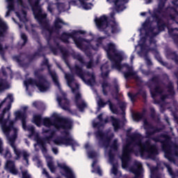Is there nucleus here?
<instances>
[{
	"label": "nucleus",
	"instance_id": "a878e982",
	"mask_svg": "<svg viewBox=\"0 0 178 178\" xmlns=\"http://www.w3.org/2000/svg\"><path fill=\"white\" fill-rule=\"evenodd\" d=\"M58 167L60 168V169L64 170L65 177L66 178H76V176H74V173L73 172V170L70 169L68 166L66 165V164H62V163H58Z\"/></svg>",
	"mask_w": 178,
	"mask_h": 178
},
{
	"label": "nucleus",
	"instance_id": "c756f323",
	"mask_svg": "<svg viewBox=\"0 0 178 178\" xmlns=\"http://www.w3.org/2000/svg\"><path fill=\"white\" fill-rule=\"evenodd\" d=\"M111 123L114 129V131L115 132L119 131V130L122 129V126L120 125V123H121L120 119L111 117Z\"/></svg>",
	"mask_w": 178,
	"mask_h": 178
},
{
	"label": "nucleus",
	"instance_id": "c85d7f7f",
	"mask_svg": "<svg viewBox=\"0 0 178 178\" xmlns=\"http://www.w3.org/2000/svg\"><path fill=\"white\" fill-rule=\"evenodd\" d=\"M72 40L79 49H81V51L84 49L83 47V42H87V40L81 37L77 38V35H74V38H72Z\"/></svg>",
	"mask_w": 178,
	"mask_h": 178
},
{
	"label": "nucleus",
	"instance_id": "f8f14e48",
	"mask_svg": "<svg viewBox=\"0 0 178 178\" xmlns=\"http://www.w3.org/2000/svg\"><path fill=\"white\" fill-rule=\"evenodd\" d=\"M42 56L44 59L40 63V67H44V66L47 67L49 74L51 76L55 86H57L58 88H60V83H59V81L58 80V74L55 71L51 70L49 60H48V58H47V57H45V54H43Z\"/></svg>",
	"mask_w": 178,
	"mask_h": 178
},
{
	"label": "nucleus",
	"instance_id": "37998d69",
	"mask_svg": "<svg viewBox=\"0 0 178 178\" xmlns=\"http://www.w3.org/2000/svg\"><path fill=\"white\" fill-rule=\"evenodd\" d=\"M143 30H145V31H147V30H148V28L150 26H152V22H151V19L149 18V17H148L145 22L143 24Z\"/></svg>",
	"mask_w": 178,
	"mask_h": 178
},
{
	"label": "nucleus",
	"instance_id": "4468645a",
	"mask_svg": "<svg viewBox=\"0 0 178 178\" xmlns=\"http://www.w3.org/2000/svg\"><path fill=\"white\" fill-rule=\"evenodd\" d=\"M15 115L16 119H19V120H21L24 130L31 131V134L35 133L34 127H27V114H26V112L16 111Z\"/></svg>",
	"mask_w": 178,
	"mask_h": 178
},
{
	"label": "nucleus",
	"instance_id": "6e6d98bb",
	"mask_svg": "<svg viewBox=\"0 0 178 178\" xmlns=\"http://www.w3.org/2000/svg\"><path fill=\"white\" fill-rule=\"evenodd\" d=\"M106 38V36H102V37H99L96 39V45L97 47H101V45H103V42H104V40H105Z\"/></svg>",
	"mask_w": 178,
	"mask_h": 178
},
{
	"label": "nucleus",
	"instance_id": "5fc2aeb1",
	"mask_svg": "<svg viewBox=\"0 0 178 178\" xmlns=\"http://www.w3.org/2000/svg\"><path fill=\"white\" fill-rule=\"evenodd\" d=\"M170 56H171L172 60H174L177 65H178V55H177V53H176V51H171L170 53Z\"/></svg>",
	"mask_w": 178,
	"mask_h": 178
},
{
	"label": "nucleus",
	"instance_id": "de8ad7c7",
	"mask_svg": "<svg viewBox=\"0 0 178 178\" xmlns=\"http://www.w3.org/2000/svg\"><path fill=\"white\" fill-rule=\"evenodd\" d=\"M41 54L39 52H35L33 54H30L26 56V59H28L29 62L31 63L37 56H40Z\"/></svg>",
	"mask_w": 178,
	"mask_h": 178
},
{
	"label": "nucleus",
	"instance_id": "4c0bfd02",
	"mask_svg": "<svg viewBox=\"0 0 178 178\" xmlns=\"http://www.w3.org/2000/svg\"><path fill=\"white\" fill-rule=\"evenodd\" d=\"M21 56H14L13 57V60H15L17 63L21 67H26V66L29 65V64L25 63L23 60L20 59Z\"/></svg>",
	"mask_w": 178,
	"mask_h": 178
},
{
	"label": "nucleus",
	"instance_id": "f257e3e1",
	"mask_svg": "<svg viewBox=\"0 0 178 178\" xmlns=\"http://www.w3.org/2000/svg\"><path fill=\"white\" fill-rule=\"evenodd\" d=\"M143 135L138 132H134L129 136V143L123 146L122 154L120 157L122 169L129 168V162L131 161V154H135L136 156L138 152L140 156H144L145 152H148L149 156L158 154V149L155 146H151L148 149V146L143 143Z\"/></svg>",
	"mask_w": 178,
	"mask_h": 178
},
{
	"label": "nucleus",
	"instance_id": "a211bd4d",
	"mask_svg": "<svg viewBox=\"0 0 178 178\" xmlns=\"http://www.w3.org/2000/svg\"><path fill=\"white\" fill-rule=\"evenodd\" d=\"M108 3H114L116 12H123L126 9V3H129V0H106Z\"/></svg>",
	"mask_w": 178,
	"mask_h": 178
},
{
	"label": "nucleus",
	"instance_id": "2f4dec72",
	"mask_svg": "<svg viewBox=\"0 0 178 178\" xmlns=\"http://www.w3.org/2000/svg\"><path fill=\"white\" fill-rule=\"evenodd\" d=\"M42 122L43 123V126H44L45 127H51V126H54L56 129L58 119H56V120H55L54 122H52V120H51V118H44Z\"/></svg>",
	"mask_w": 178,
	"mask_h": 178
},
{
	"label": "nucleus",
	"instance_id": "7ed1b4c3",
	"mask_svg": "<svg viewBox=\"0 0 178 178\" xmlns=\"http://www.w3.org/2000/svg\"><path fill=\"white\" fill-rule=\"evenodd\" d=\"M73 120L70 118H57V124H56V130H60L62 129L64 131L62 132V134H65L63 136H60L53 141L56 145H65V147H72L73 151H76L74 147L77 145V142L72 138L70 136V132L69 130H72L73 129L74 124Z\"/></svg>",
	"mask_w": 178,
	"mask_h": 178
},
{
	"label": "nucleus",
	"instance_id": "774afa93",
	"mask_svg": "<svg viewBox=\"0 0 178 178\" xmlns=\"http://www.w3.org/2000/svg\"><path fill=\"white\" fill-rule=\"evenodd\" d=\"M22 178H31V175L29 174L27 170L22 171Z\"/></svg>",
	"mask_w": 178,
	"mask_h": 178
},
{
	"label": "nucleus",
	"instance_id": "bf43d9fd",
	"mask_svg": "<svg viewBox=\"0 0 178 178\" xmlns=\"http://www.w3.org/2000/svg\"><path fill=\"white\" fill-rule=\"evenodd\" d=\"M21 38L24 41L22 44V47H24V45H26L29 41V38H27V35H26V33H22Z\"/></svg>",
	"mask_w": 178,
	"mask_h": 178
},
{
	"label": "nucleus",
	"instance_id": "680f3d73",
	"mask_svg": "<svg viewBox=\"0 0 178 178\" xmlns=\"http://www.w3.org/2000/svg\"><path fill=\"white\" fill-rule=\"evenodd\" d=\"M97 105H98L99 109H101V108H105V106H106V103L104 102V99H102V98H99L97 102Z\"/></svg>",
	"mask_w": 178,
	"mask_h": 178
},
{
	"label": "nucleus",
	"instance_id": "8fccbe9b",
	"mask_svg": "<svg viewBox=\"0 0 178 178\" xmlns=\"http://www.w3.org/2000/svg\"><path fill=\"white\" fill-rule=\"evenodd\" d=\"M54 137H55L54 133L51 132V135L45 136L42 139L46 144H51V141H52V139L54 138Z\"/></svg>",
	"mask_w": 178,
	"mask_h": 178
},
{
	"label": "nucleus",
	"instance_id": "69168bd1",
	"mask_svg": "<svg viewBox=\"0 0 178 178\" xmlns=\"http://www.w3.org/2000/svg\"><path fill=\"white\" fill-rule=\"evenodd\" d=\"M4 158L6 159H10V158H12V153L10 152V150L8 148L6 149V152L4 154Z\"/></svg>",
	"mask_w": 178,
	"mask_h": 178
},
{
	"label": "nucleus",
	"instance_id": "5701e85b",
	"mask_svg": "<svg viewBox=\"0 0 178 178\" xmlns=\"http://www.w3.org/2000/svg\"><path fill=\"white\" fill-rule=\"evenodd\" d=\"M81 99V93L77 92L75 94V104L76 108L80 111V112H83L84 109L87 108V104L82 100V102L80 104V100Z\"/></svg>",
	"mask_w": 178,
	"mask_h": 178
},
{
	"label": "nucleus",
	"instance_id": "393cba45",
	"mask_svg": "<svg viewBox=\"0 0 178 178\" xmlns=\"http://www.w3.org/2000/svg\"><path fill=\"white\" fill-rule=\"evenodd\" d=\"M83 65L80 67V65L75 64L74 67L71 68L72 72H73L79 79L81 80H86V76L84 74V71L83 70Z\"/></svg>",
	"mask_w": 178,
	"mask_h": 178
},
{
	"label": "nucleus",
	"instance_id": "f704fd0d",
	"mask_svg": "<svg viewBox=\"0 0 178 178\" xmlns=\"http://www.w3.org/2000/svg\"><path fill=\"white\" fill-rule=\"evenodd\" d=\"M95 165H97V160H94L92 163V168H94L93 170H92V173H97L99 176H102V170H101V167L99 165H97L95 167Z\"/></svg>",
	"mask_w": 178,
	"mask_h": 178
},
{
	"label": "nucleus",
	"instance_id": "a19ab883",
	"mask_svg": "<svg viewBox=\"0 0 178 178\" xmlns=\"http://www.w3.org/2000/svg\"><path fill=\"white\" fill-rule=\"evenodd\" d=\"M118 105L122 111L121 115H122V116H126V107L127 106V104L124 102L118 101Z\"/></svg>",
	"mask_w": 178,
	"mask_h": 178
},
{
	"label": "nucleus",
	"instance_id": "e433bc0d",
	"mask_svg": "<svg viewBox=\"0 0 178 178\" xmlns=\"http://www.w3.org/2000/svg\"><path fill=\"white\" fill-rule=\"evenodd\" d=\"M42 116L40 114L33 115V122L38 126V127H40L41 126V123H42Z\"/></svg>",
	"mask_w": 178,
	"mask_h": 178
},
{
	"label": "nucleus",
	"instance_id": "cd10ccee",
	"mask_svg": "<svg viewBox=\"0 0 178 178\" xmlns=\"http://www.w3.org/2000/svg\"><path fill=\"white\" fill-rule=\"evenodd\" d=\"M149 91L151 97L153 98V99H155L156 97L161 95V94L163 93V89H162L159 85L156 86L153 89L150 88Z\"/></svg>",
	"mask_w": 178,
	"mask_h": 178
},
{
	"label": "nucleus",
	"instance_id": "6e6552de",
	"mask_svg": "<svg viewBox=\"0 0 178 178\" xmlns=\"http://www.w3.org/2000/svg\"><path fill=\"white\" fill-rule=\"evenodd\" d=\"M63 26H67V24L60 18H56L54 21V26L51 27L49 26V22H44V24L41 26L42 28V34L45 33V32L50 34H54V33H59L62 29Z\"/></svg>",
	"mask_w": 178,
	"mask_h": 178
},
{
	"label": "nucleus",
	"instance_id": "423d86ee",
	"mask_svg": "<svg viewBox=\"0 0 178 178\" xmlns=\"http://www.w3.org/2000/svg\"><path fill=\"white\" fill-rule=\"evenodd\" d=\"M93 127L99 129L95 132V136L97 140H98L99 145L100 147H105V148H108V147H109V144H111V138L108 136V134L104 133V131L99 129V127H102V124L101 122H94Z\"/></svg>",
	"mask_w": 178,
	"mask_h": 178
},
{
	"label": "nucleus",
	"instance_id": "c9c22d12",
	"mask_svg": "<svg viewBox=\"0 0 178 178\" xmlns=\"http://www.w3.org/2000/svg\"><path fill=\"white\" fill-rule=\"evenodd\" d=\"M166 88H168V92L171 95V97H175L176 95V92L175 91V86H173V82L170 81Z\"/></svg>",
	"mask_w": 178,
	"mask_h": 178
},
{
	"label": "nucleus",
	"instance_id": "39448f33",
	"mask_svg": "<svg viewBox=\"0 0 178 178\" xmlns=\"http://www.w3.org/2000/svg\"><path fill=\"white\" fill-rule=\"evenodd\" d=\"M44 70H45V67H40L38 70H35L34 76L38 80L33 78L27 79L24 81L26 87H29V86L33 87L35 86L40 92H47L49 90L51 85L48 80H47V78L40 73V72H44Z\"/></svg>",
	"mask_w": 178,
	"mask_h": 178
},
{
	"label": "nucleus",
	"instance_id": "ea45409f",
	"mask_svg": "<svg viewBox=\"0 0 178 178\" xmlns=\"http://www.w3.org/2000/svg\"><path fill=\"white\" fill-rule=\"evenodd\" d=\"M9 88V84L6 81V80L3 79H0V92H3L5 90H8Z\"/></svg>",
	"mask_w": 178,
	"mask_h": 178
},
{
	"label": "nucleus",
	"instance_id": "13d9d810",
	"mask_svg": "<svg viewBox=\"0 0 178 178\" xmlns=\"http://www.w3.org/2000/svg\"><path fill=\"white\" fill-rule=\"evenodd\" d=\"M163 165L167 168L169 175H170V176H173L175 173L173 172V170L172 169V167H170V165L168 163H164Z\"/></svg>",
	"mask_w": 178,
	"mask_h": 178
},
{
	"label": "nucleus",
	"instance_id": "603ef678",
	"mask_svg": "<svg viewBox=\"0 0 178 178\" xmlns=\"http://www.w3.org/2000/svg\"><path fill=\"white\" fill-rule=\"evenodd\" d=\"M47 166L51 173H55L56 168H55V165H54V162H52V161H47Z\"/></svg>",
	"mask_w": 178,
	"mask_h": 178
},
{
	"label": "nucleus",
	"instance_id": "c03bdc74",
	"mask_svg": "<svg viewBox=\"0 0 178 178\" xmlns=\"http://www.w3.org/2000/svg\"><path fill=\"white\" fill-rule=\"evenodd\" d=\"M132 118L136 120V122H140V120H143V119H144L143 114H141L140 112L134 113L132 115Z\"/></svg>",
	"mask_w": 178,
	"mask_h": 178
},
{
	"label": "nucleus",
	"instance_id": "2eb2a0df",
	"mask_svg": "<svg viewBox=\"0 0 178 178\" xmlns=\"http://www.w3.org/2000/svg\"><path fill=\"white\" fill-rule=\"evenodd\" d=\"M58 105L64 111H67L70 113H73V111L70 109V101L67 99V95L65 92H62V97H57Z\"/></svg>",
	"mask_w": 178,
	"mask_h": 178
},
{
	"label": "nucleus",
	"instance_id": "dca6fc26",
	"mask_svg": "<svg viewBox=\"0 0 178 178\" xmlns=\"http://www.w3.org/2000/svg\"><path fill=\"white\" fill-rule=\"evenodd\" d=\"M86 31L83 30H73L71 33L67 32H63L60 35V40L65 44H69V39L70 38H74V35H79V34L84 35L86 34Z\"/></svg>",
	"mask_w": 178,
	"mask_h": 178
},
{
	"label": "nucleus",
	"instance_id": "3c124183",
	"mask_svg": "<svg viewBox=\"0 0 178 178\" xmlns=\"http://www.w3.org/2000/svg\"><path fill=\"white\" fill-rule=\"evenodd\" d=\"M8 2V9L9 12L15 10V0L10 1L7 0Z\"/></svg>",
	"mask_w": 178,
	"mask_h": 178
},
{
	"label": "nucleus",
	"instance_id": "aec40b11",
	"mask_svg": "<svg viewBox=\"0 0 178 178\" xmlns=\"http://www.w3.org/2000/svg\"><path fill=\"white\" fill-rule=\"evenodd\" d=\"M138 95H141L142 98L144 100V102H147V91L143 89H139L138 92L135 94H133L130 92H128V97L129 98H130L132 104H134V102H136V99L138 98Z\"/></svg>",
	"mask_w": 178,
	"mask_h": 178
},
{
	"label": "nucleus",
	"instance_id": "f03ea898",
	"mask_svg": "<svg viewBox=\"0 0 178 178\" xmlns=\"http://www.w3.org/2000/svg\"><path fill=\"white\" fill-rule=\"evenodd\" d=\"M143 127L145 130L146 138H150L154 143H161L162 150L165 153V157L170 162H175V158L173 157V154H172V138L170 136L166 134H161L157 136L151 138V136H154L156 133H161L162 128L154 126L147 122V120H145L143 122Z\"/></svg>",
	"mask_w": 178,
	"mask_h": 178
},
{
	"label": "nucleus",
	"instance_id": "6ab92c4d",
	"mask_svg": "<svg viewBox=\"0 0 178 178\" xmlns=\"http://www.w3.org/2000/svg\"><path fill=\"white\" fill-rule=\"evenodd\" d=\"M130 172L135 175L133 178H143V164L140 162L135 161L134 165L131 167Z\"/></svg>",
	"mask_w": 178,
	"mask_h": 178
},
{
	"label": "nucleus",
	"instance_id": "ddd939ff",
	"mask_svg": "<svg viewBox=\"0 0 178 178\" xmlns=\"http://www.w3.org/2000/svg\"><path fill=\"white\" fill-rule=\"evenodd\" d=\"M95 24L100 31H104V34L111 36V34L108 33V31L105 29L109 26V22H108V17L106 15H102L100 17H96L95 19Z\"/></svg>",
	"mask_w": 178,
	"mask_h": 178
},
{
	"label": "nucleus",
	"instance_id": "58836bf2",
	"mask_svg": "<svg viewBox=\"0 0 178 178\" xmlns=\"http://www.w3.org/2000/svg\"><path fill=\"white\" fill-rule=\"evenodd\" d=\"M154 30H155V29L154 27H152V25H150L147 28V31H145V35H148L149 33H152V37H156V35H158V34H159L161 33V31H159V29H158L157 32H154Z\"/></svg>",
	"mask_w": 178,
	"mask_h": 178
},
{
	"label": "nucleus",
	"instance_id": "4d7b16f0",
	"mask_svg": "<svg viewBox=\"0 0 178 178\" xmlns=\"http://www.w3.org/2000/svg\"><path fill=\"white\" fill-rule=\"evenodd\" d=\"M42 34L44 35L48 45H49V42H51V40H52V33L44 32V33Z\"/></svg>",
	"mask_w": 178,
	"mask_h": 178
},
{
	"label": "nucleus",
	"instance_id": "9d476101",
	"mask_svg": "<svg viewBox=\"0 0 178 178\" xmlns=\"http://www.w3.org/2000/svg\"><path fill=\"white\" fill-rule=\"evenodd\" d=\"M10 108H12V104L9 103L0 114V124L3 126V131L8 134H9L12 130L8 126H6V123H8L9 119H10V112H9Z\"/></svg>",
	"mask_w": 178,
	"mask_h": 178
},
{
	"label": "nucleus",
	"instance_id": "79ce46f5",
	"mask_svg": "<svg viewBox=\"0 0 178 178\" xmlns=\"http://www.w3.org/2000/svg\"><path fill=\"white\" fill-rule=\"evenodd\" d=\"M111 88V83H108L106 81H104L102 83V92L104 95L106 97L108 95V90H106V88Z\"/></svg>",
	"mask_w": 178,
	"mask_h": 178
},
{
	"label": "nucleus",
	"instance_id": "0e129e2a",
	"mask_svg": "<svg viewBox=\"0 0 178 178\" xmlns=\"http://www.w3.org/2000/svg\"><path fill=\"white\" fill-rule=\"evenodd\" d=\"M100 70H101V72L110 71L109 70V64H108V62L102 65V66L100 67Z\"/></svg>",
	"mask_w": 178,
	"mask_h": 178
},
{
	"label": "nucleus",
	"instance_id": "a18cd8bd",
	"mask_svg": "<svg viewBox=\"0 0 178 178\" xmlns=\"http://www.w3.org/2000/svg\"><path fill=\"white\" fill-rule=\"evenodd\" d=\"M111 33L112 34H116L118 33H120V26H119V24H111Z\"/></svg>",
	"mask_w": 178,
	"mask_h": 178
},
{
	"label": "nucleus",
	"instance_id": "7c9ffc66",
	"mask_svg": "<svg viewBox=\"0 0 178 178\" xmlns=\"http://www.w3.org/2000/svg\"><path fill=\"white\" fill-rule=\"evenodd\" d=\"M58 48L60 54H62L63 60L67 65V58H69V55H70L68 50L66 49V47H63L62 46H60L59 44H58Z\"/></svg>",
	"mask_w": 178,
	"mask_h": 178
},
{
	"label": "nucleus",
	"instance_id": "052dcab7",
	"mask_svg": "<svg viewBox=\"0 0 178 178\" xmlns=\"http://www.w3.org/2000/svg\"><path fill=\"white\" fill-rule=\"evenodd\" d=\"M36 42L40 45V47L38 48V51L40 54V52H42V50L44 49V47H42V44H41V40L40 39V37H37Z\"/></svg>",
	"mask_w": 178,
	"mask_h": 178
},
{
	"label": "nucleus",
	"instance_id": "0eeeda50",
	"mask_svg": "<svg viewBox=\"0 0 178 178\" xmlns=\"http://www.w3.org/2000/svg\"><path fill=\"white\" fill-rule=\"evenodd\" d=\"M31 6L35 19H36L41 27L43 26L45 23H48V21L45 20V19H47V14H42V8H41V6H40V0H35Z\"/></svg>",
	"mask_w": 178,
	"mask_h": 178
},
{
	"label": "nucleus",
	"instance_id": "49530a36",
	"mask_svg": "<svg viewBox=\"0 0 178 178\" xmlns=\"http://www.w3.org/2000/svg\"><path fill=\"white\" fill-rule=\"evenodd\" d=\"M123 74H124V79H126V80H129V79H130V77H131L132 76H134L136 73L134 72V71H133V69H132V70H128L127 72H124Z\"/></svg>",
	"mask_w": 178,
	"mask_h": 178
},
{
	"label": "nucleus",
	"instance_id": "bb28decb",
	"mask_svg": "<svg viewBox=\"0 0 178 178\" xmlns=\"http://www.w3.org/2000/svg\"><path fill=\"white\" fill-rule=\"evenodd\" d=\"M6 170H8L10 173H12V175H16L19 173V171L17 170V169H16L15 161H7V163L6 164Z\"/></svg>",
	"mask_w": 178,
	"mask_h": 178
},
{
	"label": "nucleus",
	"instance_id": "e2e57ef3",
	"mask_svg": "<svg viewBox=\"0 0 178 178\" xmlns=\"http://www.w3.org/2000/svg\"><path fill=\"white\" fill-rule=\"evenodd\" d=\"M87 83L89 86H94L95 84V76L92 74L91 77L87 80Z\"/></svg>",
	"mask_w": 178,
	"mask_h": 178
},
{
	"label": "nucleus",
	"instance_id": "864d4df0",
	"mask_svg": "<svg viewBox=\"0 0 178 178\" xmlns=\"http://www.w3.org/2000/svg\"><path fill=\"white\" fill-rule=\"evenodd\" d=\"M10 99V102H13V95H8L7 97L5 98L1 103H0V109L2 108V106H3V104L6 102V99Z\"/></svg>",
	"mask_w": 178,
	"mask_h": 178
},
{
	"label": "nucleus",
	"instance_id": "473e14b6",
	"mask_svg": "<svg viewBox=\"0 0 178 178\" xmlns=\"http://www.w3.org/2000/svg\"><path fill=\"white\" fill-rule=\"evenodd\" d=\"M7 30L8 26L2 21V19L0 18V38L5 37V33H6Z\"/></svg>",
	"mask_w": 178,
	"mask_h": 178
},
{
	"label": "nucleus",
	"instance_id": "4be33fe9",
	"mask_svg": "<svg viewBox=\"0 0 178 178\" xmlns=\"http://www.w3.org/2000/svg\"><path fill=\"white\" fill-rule=\"evenodd\" d=\"M73 58L79 60L82 66H86L88 69H92V67H94V60L92 58H90L88 62H85L84 58L80 54H74Z\"/></svg>",
	"mask_w": 178,
	"mask_h": 178
},
{
	"label": "nucleus",
	"instance_id": "f3484780",
	"mask_svg": "<svg viewBox=\"0 0 178 178\" xmlns=\"http://www.w3.org/2000/svg\"><path fill=\"white\" fill-rule=\"evenodd\" d=\"M65 79L67 81V86L70 87V88H71L73 94H75L76 91H77V90H79V84L75 83L76 88L73 87L72 84L74 83V81H76L74 75L73 74H70V73H65Z\"/></svg>",
	"mask_w": 178,
	"mask_h": 178
},
{
	"label": "nucleus",
	"instance_id": "338daca9",
	"mask_svg": "<svg viewBox=\"0 0 178 178\" xmlns=\"http://www.w3.org/2000/svg\"><path fill=\"white\" fill-rule=\"evenodd\" d=\"M158 170V168L152 167L150 169L151 177L150 178H155V172Z\"/></svg>",
	"mask_w": 178,
	"mask_h": 178
},
{
	"label": "nucleus",
	"instance_id": "1a4fd4ad",
	"mask_svg": "<svg viewBox=\"0 0 178 178\" xmlns=\"http://www.w3.org/2000/svg\"><path fill=\"white\" fill-rule=\"evenodd\" d=\"M103 49L106 52L107 58L112 63L115 62L116 59L122 60V54L118 52L116 45L113 42H109L106 45H103Z\"/></svg>",
	"mask_w": 178,
	"mask_h": 178
},
{
	"label": "nucleus",
	"instance_id": "72a5a7b5",
	"mask_svg": "<svg viewBox=\"0 0 178 178\" xmlns=\"http://www.w3.org/2000/svg\"><path fill=\"white\" fill-rule=\"evenodd\" d=\"M106 105H109L110 110L111 111L112 113H114L115 115H118L119 113V110L118 108H116V106L111 102V100H108L107 102H104Z\"/></svg>",
	"mask_w": 178,
	"mask_h": 178
},
{
	"label": "nucleus",
	"instance_id": "9b49d317",
	"mask_svg": "<svg viewBox=\"0 0 178 178\" xmlns=\"http://www.w3.org/2000/svg\"><path fill=\"white\" fill-rule=\"evenodd\" d=\"M15 141H16V139H13L12 138H10L9 142H10V145L13 148L14 151V154L16 155V160L19 161L20 158H22V155L23 156L24 161H26L27 165H29V156H30V154L27 153L26 151H22L16 147V145H15Z\"/></svg>",
	"mask_w": 178,
	"mask_h": 178
},
{
	"label": "nucleus",
	"instance_id": "b1692460",
	"mask_svg": "<svg viewBox=\"0 0 178 178\" xmlns=\"http://www.w3.org/2000/svg\"><path fill=\"white\" fill-rule=\"evenodd\" d=\"M110 150L108 151V159L110 163H113L115 162V154L112 151H118V140L115 139L110 146Z\"/></svg>",
	"mask_w": 178,
	"mask_h": 178
},
{
	"label": "nucleus",
	"instance_id": "20e7f679",
	"mask_svg": "<svg viewBox=\"0 0 178 178\" xmlns=\"http://www.w3.org/2000/svg\"><path fill=\"white\" fill-rule=\"evenodd\" d=\"M165 3L166 2L165 1L159 0L157 8H154L152 13L151 10H149V13L151 15L153 20L156 23L157 29H159V31H164L165 27H166V24L162 19L161 15L168 14L170 10L176 12V8H175V7L168 6L165 8Z\"/></svg>",
	"mask_w": 178,
	"mask_h": 178
},
{
	"label": "nucleus",
	"instance_id": "09e8293b",
	"mask_svg": "<svg viewBox=\"0 0 178 178\" xmlns=\"http://www.w3.org/2000/svg\"><path fill=\"white\" fill-rule=\"evenodd\" d=\"M81 6L85 10H90L91 9V6H92V3H87L86 1H81Z\"/></svg>",
	"mask_w": 178,
	"mask_h": 178
},
{
	"label": "nucleus",
	"instance_id": "412c9836",
	"mask_svg": "<svg viewBox=\"0 0 178 178\" xmlns=\"http://www.w3.org/2000/svg\"><path fill=\"white\" fill-rule=\"evenodd\" d=\"M122 60H123V56H122L121 60H119V58H116L115 61L112 63V69H118V70H122L123 67H126L127 70H133V67L130 66L127 63H124L122 65Z\"/></svg>",
	"mask_w": 178,
	"mask_h": 178
}]
</instances>
